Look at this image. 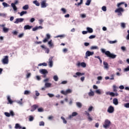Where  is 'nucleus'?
I'll return each instance as SVG.
<instances>
[{"label": "nucleus", "mask_w": 129, "mask_h": 129, "mask_svg": "<svg viewBox=\"0 0 129 129\" xmlns=\"http://www.w3.org/2000/svg\"><path fill=\"white\" fill-rule=\"evenodd\" d=\"M102 53H104L105 55H107V57L110 58L111 59H114L116 57V55L110 53L109 51H105V49L102 48L101 49Z\"/></svg>", "instance_id": "1"}, {"label": "nucleus", "mask_w": 129, "mask_h": 129, "mask_svg": "<svg viewBox=\"0 0 129 129\" xmlns=\"http://www.w3.org/2000/svg\"><path fill=\"white\" fill-rule=\"evenodd\" d=\"M111 124V122L108 119H106L104 122V124H103V127L104 128L107 129L110 126Z\"/></svg>", "instance_id": "2"}, {"label": "nucleus", "mask_w": 129, "mask_h": 129, "mask_svg": "<svg viewBox=\"0 0 129 129\" xmlns=\"http://www.w3.org/2000/svg\"><path fill=\"white\" fill-rule=\"evenodd\" d=\"M124 12V9L121 8H118L115 10V13H117L118 16H122V13Z\"/></svg>", "instance_id": "3"}, {"label": "nucleus", "mask_w": 129, "mask_h": 129, "mask_svg": "<svg viewBox=\"0 0 129 129\" xmlns=\"http://www.w3.org/2000/svg\"><path fill=\"white\" fill-rule=\"evenodd\" d=\"M19 4V1L18 0H16L14 3L11 4V7L13 8L14 11L16 12V11L18 10V8H17V6H16V5H18Z\"/></svg>", "instance_id": "4"}, {"label": "nucleus", "mask_w": 129, "mask_h": 129, "mask_svg": "<svg viewBox=\"0 0 129 129\" xmlns=\"http://www.w3.org/2000/svg\"><path fill=\"white\" fill-rule=\"evenodd\" d=\"M60 93L61 94H63V95H67V94L72 93V89H68L66 91L62 90L61 91Z\"/></svg>", "instance_id": "5"}, {"label": "nucleus", "mask_w": 129, "mask_h": 129, "mask_svg": "<svg viewBox=\"0 0 129 129\" xmlns=\"http://www.w3.org/2000/svg\"><path fill=\"white\" fill-rule=\"evenodd\" d=\"M2 62L3 64L5 65L9 64V56L6 55L4 56V58L2 59Z\"/></svg>", "instance_id": "6"}, {"label": "nucleus", "mask_w": 129, "mask_h": 129, "mask_svg": "<svg viewBox=\"0 0 129 129\" xmlns=\"http://www.w3.org/2000/svg\"><path fill=\"white\" fill-rule=\"evenodd\" d=\"M40 73L41 74H42L43 75V78H46V76H47V75L48 74V71H46L45 69H42L40 70Z\"/></svg>", "instance_id": "7"}, {"label": "nucleus", "mask_w": 129, "mask_h": 129, "mask_svg": "<svg viewBox=\"0 0 129 129\" xmlns=\"http://www.w3.org/2000/svg\"><path fill=\"white\" fill-rule=\"evenodd\" d=\"M107 112L108 113H113L114 112V107L112 106H110L107 109Z\"/></svg>", "instance_id": "8"}, {"label": "nucleus", "mask_w": 129, "mask_h": 129, "mask_svg": "<svg viewBox=\"0 0 129 129\" xmlns=\"http://www.w3.org/2000/svg\"><path fill=\"white\" fill-rule=\"evenodd\" d=\"M77 115H78V113L77 112H73L71 115L69 116L68 119H72L74 116H76Z\"/></svg>", "instance_id": "9"}, {"label": "nucleus", "mask_w": 129, "mask_h": 129, "mask_svg": "<svg viewBox=\"0 0 129 129\" xmlns=\"http://www.w3.org/2000/svg\"><path fill=\"white\" fill-rule=\"evenodd\" d=\"M46 37L42 40V42L43 43H47V42H48V41L49 40V39L51 38V36L49 34H47Z\"/></svg>", "instance_id": "10"}, {"label": "nucleus", "mask_w": 129, "mask_h": 129, "mask_svg": "<svg viewBox=\"0 0 129 129\" xmlns=\"http://www.w3.org/2000/svg\"><path fill=\"white\" fill-rule=\"evenodd\" d=\"M46 0H43L41 2V7L42 8H47V4H46Z\"/></svg>", "instance_id": "11"}, {"label": "nucleus", "mask_w": 129, "mask_h": 129, "mask_svg": "<svg viewBox=\"0 0 129 129\" xmlns=\"http://www.w3.org/2000/svg\"><path fill=\"white\" fill-rule=\"evenodd\" d=\"M94 54V52L93 51H87L86 52V57H89L90 56H92Z\"/></svg>", "instance_id": "12"}, {"label": "nucleus", "mask_w": 129, "mask_h": 129, "mask_svg": "<svg viewBox=\"0 0 129 129\" xmlns=\"http://www.w3.org/2000/svg\"><path fill=\"white\" fill-rule=\"evenodd\" d=\"M24 18H17L16 19V21L14 22L15 24H19V23H22L24 22Z\"/></svg>", "instance_id": "13"}, {"label": "nucleus", "mask_w": 129, "mask_h": 129, "mask_svg": "<svg viewBox=\"0 0 129 129\" xmlns=\"http://www.w3.org/2000/svg\"><path fill=\"white\" fill-rule=\"evenodd\" d=\"M85 73H81L80 72H77L76 73V75H74L73 77H75V78H77L78 76H83V75H85Z\"/></svg>", "instance_id": "14"}, {"label": "nucleus", "mask_w": 129, "mask_h": 129, "mask_svg": "<svg viewBox=\"0 0 129 129\" xmlns=\"http://www.w3.org/2000/svg\"><path fill=\"white\" fill-rule=\"evenodd\" d=\"M113 103L114 105H118V99L117 98H114L113 99Z\"/></svg>", "instance_id": "15"}, {"label": "nucleus", "mask_w": 129, "mask_h": 129, "mask_svg": "<svg viewBox=\"0 0 129 129\" xmlns=\"http://www.w3.org/2000/svg\"><path fill=\"white\" fill-rule=\"evenodd\" d=\"M38 107H39V106H38V105H33L32 106V109L30 110L31 111L33 112V111H35V110H36V108H37Z\"/></svg>", "instance_id": "16"}, {"label": "nucleus", "mask_w": 129, "mask_h": 129, "mask_svg": "<svg viewBox=\"0 0 129 129\" xmlns=\"http://www.w3.org/2000/svg\"><path fill=\"white\" fill-rule=\"evenodd\" d=\"M44 86L46 88H50V87H52V83H45Z\"/></svg>", "instance_id": "17"}, {"label": "nucleus", "mask_w": 129, "mask_h": 129, "mask_svg": "<svg viewBox=\"0 0 129 129\" xmlns=\"http://www.w3.org/2000/svg\"><path fill=\"white\" fill-rule=\"evenodd\" d=\"M48 65H53V57H50L49 59V61L48 62Z\"/></svg>", "instance_id": "18"}, {"label": "nucleus", "mask_w": 129, "mask_h": 129, "mask_svg": "<svg viewBox=\"0 0 129 129\" xmlns=\"http://www.w3.org/2000/svg\"><path fill=\"white\" fill-rule=\"evenodd\" d=\"M33 28V26H30V25H25L24 27V30H31Z\"/></svg>", "instance_id": "19"}, {"label": "nucleus", "mask_w": 129, "mask_h": 129, "mask_svg": "<svg viewBox=\"0 0 129 129\" xmlns=\"http://www.w3.org/2000/svg\"><path fill=\"white\" fill-rule=\"evenodd\" d=\"M90 92L88 93L89 96H94V92L92 89H90Z\"/></svg>", "instance_id": "20"}, {"label": "nucleus", "mask_w": 129, "mask_h": 129, "mask_svg": "<svg viewBox=\"0 0 129 129\" xmlns=\"http://www.w3.org/2000/svg\"><path fill=\"white\" fill-rule=\"evenodd\" d=\"M7 100L10 104H12L13 102H14V101H13L12 99H11V97L10 96H7Z\"/></svg>", "instance_id": "21"}, {"label": "nucleus", "mask_w": 129, "mask_h": 129, "mask_svg": "<svg viewBox=\"0 0 129 129\" xmlns=\"http://www.w3.org/2000/svg\"><path fill=\"white\" fill-rule=\"evenodd\" d=\"M87 30L88 33H93V29H92V28H91L87 27Z\"/></svg>", "instance_id": "22"}, {"label": "nucleus", "mask_w": 129, "mask_h": 129, "mask_svg": "<svg viewBox=\"0 0 129 129\" xmlns=\"http://www.w3.org/2000/svg\"><path fill=\"white\" fill-rule=\"evenodd\" d=\"M95 92L97 93V94H102L103 92L100 89L96 90Z\"/></svg>", "instance_id": "23"}, {"label": "nucleus", "mask_w": 129, "mask_h": 129, "mask_svg": "<svg viewBox=\"0 0 129 129\" xmlns=\"http://www.w3.org/2000/svg\"><path fill=\"white\" fill-rule=\"evenodd\" d=\"M76 105L79 107V108H81V107H82V104L81 102H76Z\"/></svg>", "instance_id": "24"}, {"label": "nucleus", "mask_w": 129, "mask_h": 129, "mask_svg": "<svg viewBox=\"0 0 129 129\" xmlns=\"http://www.w3.org/2000/svg\"><path fill=\"white\" fill-rule=\"evenodd\" d=\"M15 128L16 129H21V128H22V127L20 125V124H19V123H16V124H15Z\"/></svg>", "instance_id": "25"}, {"label": "nucleus", "mask_w": 129, "mask_h": 129, "mask_svg": "<svg viewBox=\"0 0 129 129\" xmlns=\"http://www.w3.org/2000/svg\"><path fill=\"white\" fill-rule=\"evenodd\" d=\"M33 4H34V5H35L37 7L40 6V3L37 0L33 1Z\"/></svg>", "instance_id": "26"}, {"label": "nucleus", "mask_w": 129, "mask_h": 129, "mask_svg": "<svg viewBox=\"0 0 129 129\" xmlns=\"http://www.w3.org/2000/svg\"><path fill=\"white\" fill-rule=\"evenodd\" d=\"M61 119H62L63 123H64V124H66L67 123V120L65 119V118L63 116L61 117Z\"/></svg>", "instance_id": "27"}, {"label": "nucleus", "mask_w": 129, "mask_h": 129, "mask_svg": "<svg viewBox=\"0 0 129 129\" xmlns=\"http://www.w3.org/2000/svg\"><path fill=\"white\" fill-rule=\"evenodd\" d=\"M117 87H116V86H115V85H114L113 86V90L114 91V92H117Z\"/></svg>", "instance_id": "28"}, {"label": "nucleus", "mask_w": 129, "mask_h": 129, "mask_svg": "<svg viewBox=\"0 0 129 129\" xmlns=\"http://www.w3.org/2000/svg\"><path fill=\"white\" fill-rule=\"evenodd\" d=\"M3 30L4 33H8V32H9L10 29L9 28H7L6 27H3Z\"/></svg>", "instance_id": "29"}, {"label": "nucleus", "mask_w": 129, "mask_h": 129, "mask_svg": "<svg viewBox=\"0 0 129 129\" xmlns=\"http://www.w3.org/2000/svg\"><path fill=\"white\" fill-rule=\"evenodd\" d=\"M10 116H12V117H14L15 116V112H14V111L12 110H10Z\"/></svg>", "instance_id": "30"}, {"label": "nucleus", "mask_w": 129, "mask_h": 129, "mask_svg": "<svg viewBox=\"0 0 129 129\" xmlns=\"http://www.w3.org/2000/svg\"><path fill=\"white\" fill-rule=\"evenodd\" d=\"M23 9L25 10H29V5H26L23 7Z\"/></svg>", "instance_id": "31"}, {"label": "nucleus", "mask_w": 129, "mask_h": 129, "mask_svg": "<svg viewBox=\"0 0 129 129\" xmlns=\"http://www.w3.org/2000/svg\"><path fill=\"white\" fill-rule=\"evenodd\" d=\"M92 50H98V47L96 46H92L91 47Z\"/></svg>", "instance_id": "32"}, {"label": "nucleus", "mask_w": 129, "mask_h": 129, "mask_svg": "<svg viewBox=\"0 0 129 129\" xmlns=\"http://www.w3.org/2000/svg\"><path fill=\"white\" fill-rule=\"evenodd\" d=\"M3 6H4V8H8V7H9V4H8V3L6 2L3 3Z\"/></svg>", "instance_id": "33"}, {"label": "nucleus", "mask_w": 129, "mask_h": 129, "mask_svg": "<svg viewBox=\"0 0 129 129\" xmlns=\"http://www.w3.org/2000/svg\"><path fill=\"white\" fill-rule=\"evenodd\" d=\"M83 4V0H80V2L78 3V4H75V6H78V7H79L80 5H82Z\"/></svg>", "instance_id": "34"}, {"label": "nucleus", "mask_w": 129, "mask_h": 129, "mask_svg": "<svg viewBox=\"0 0 129 129\" xmlns=\"http://www.w3.org/2000/svg\"><path fill=\"white\" fill-rule=\"evenodd\" d=\"M27 14V11H22L20 13V16L23 17L24 15H26Z\"/></svg>", "instance_id": "35"}, {"label": "nucleus", "mask_w": 129, "mask_h": 129, "mask_svg": "<svg viewBox=\"0 0 129 129\" xmlns=\"http://www.w3.org/2000/svg\"><path fill=\"white\" fill-rule=\"evenodd\" d=\"M30 93H31V92L30 91L25 90L24 91V94L25 95H29V94H30Z\"/></svg>", "instance_id": "36"}, {"label": "nucleus", "mask_w": 129, "mask_h": 129, "mask_svg": "<svg viewBox=\"0 0 129 129\" xmlns=\"http://www.w3.org/2000/svg\"><path fill=\"white\" fill-rule=\"evenodd\" d=\"M4 114L6 115V116H7V117H10V116H11V114H10V113L8 112H5L4 113Z\"/></svg>", "instance_id": "37"}, {"label": "nucleus", "mask_w": 129, "mask_h": 129, "mask_svg": "<svg viewBox=\"0 0 129 129\" xmlns=\"http://www.w3.org/2000/svg\"><path fill=\"white\" fill-rule=\"evenodd\" d=\"M44 125H45V122H44V121H42L39 122L40 126H44Z\"/></svg>", "instance_id": "38"}, {"label": "nucleus", "mask_w": 129, "mask_h": 129, "mask_svg": "<svg viewBox=\"0 0 129 129\" xmlns=\"http://www.w3.org/2000/svg\"><path fill=\"white\" fill-rule=\"evenodd\" d=\"M17 103L20 104V105H23V99H21L20 101H18Z\"/></svg>", "instance_id": "39"}, {"label": "nucleus", "mask_w": 129, "mask_h": 129, "mask_svg": "<svg viewBox=\"0 0 129 129\" xmlns=\"http://www.w3.org/2000/svg\"><path fill=\"white\" fill-rule=\"evenodd\" d=\"M48 45H49V47H53L54 45L52 43V40L48 42Z\"/></svg>", "instance_id": "40"}, {"label": "nucleus", "mask_w": 129, "mask_h": 129, "mask_svg": "<svg viewBox=\"0 0 129 129\" xmlns=\"http://www.w3.org/2000/svg\"><path fill=\"white\" fill-rule=\"evenodd\" d=\"M58 79L59 78H58V76L57 75L53 76V80H54V81H58Z\"/></svg>", "instance_id": "41"}, {"label": "nucleus", "mask_w": 129, "mask_h": 129, "mask_svg": "<svg viewBox=\"0 0 129 129\" xmlns=\"http://www.w3.org/2000/svg\"><path fill=\"white\" fill-rule=\"evenodd\" d=\"M29 120V121H33V120H34V117L32 115H30Z\"/></svg>", "instance_id": "42"}, {"label": "nucleus", "mask_w": 129, "mask_h": 129, "mask_svg": "<svg viewBox=\"0 0 129 129\" xmlns=\"http://www.w3.org/2000/svg\"><path fill=\"white\" fill-rule=\"evenodd\" d=\"M64 37H65V35H60L55 36V38H60V39H62V38H64Z\"/></svg>", "instance_id": "43"}, {"label": "nucleus", "mask_w": 129, "mask_h": 129, "mask_svg": "<svg viewBox=\"0 0 129 129\" xmlns=\"http://www.w3.org/2000/svg\"><path fill=\"white\" fill-rule=\"evenodd\" d=\"M91 3V0H87L85 5L86 6H89Z\"/></svg>", "instance_id": "44"}, {"label": "nucleus", "mask_w": 129, "mask_h": 129, "mask_svg": "<svg viewBox=\"0 0 129 129\" xmlns=\"http://www.w3.org/2000/svg\"><path fill=\"white\" fill-rule=\"evenodd\" d=\"M108 43H109V44H115V43H117V41H116V40L109 41Z\"/></svg>", "instance_id": "45"}, {"label": "nucleus", "mask_w": 129, "mask_h": 129, "mask_svg": "<svg viewBox=\"0 0 129 129\" xmlns=\"http://www.w3.org/2000/svg\"><path fill=\"white\" fill-rule=\"evenodd\" d=\"M31 75H32V74H31V73H28L26 74V78H30V77H31Z\"/></svg>", "instance_id": "46"}, {"label": "nucleus", "mask_w": 129, "mask_h": 129, "mask_svg": "<svg viewBox=\"0 0 129 129\" xmlns=\"http://www.w3.org/2000/svg\"><path fill=\"white\" fill-rule=\"evenodd\" d=\"M124 107L126 108H129V103H126L124 104Z\"/></svg>", "instance_id": "47"}, {"label": "nucleus", "mask_w": 129, "mask_h": 129, "mask_svg": "<svg viewBox=\"0 0 129 129\" xmlns=\"http://www.w3.org/2000/svg\"><path fill=\"white\" fill-rule=\"evenodd\" d=\"M77 65H86V63H85V62H80L78 61Z\"/></svg>", "instance_id": "48"}, {"label": "nucleus", "mask_w": 129, "mask_h": 129, "mask_svg": "<svg viewBox=\"0 0 129 129\" xmlns=\"http://www.w3.org/2000/svg\"><path fill=\"white\" fill-rule=\"evenodd\" d=\"M49 80H50V78H46L43 80V82H45V83H48Z\"/></svg>", "instance_id": "49"}, {"label": "nucleus", "mask_w": 129, "mask_h": 129, "mask_svg": "<svg viewBox=\"0 0 129 129\" xmlns=\"http://www.w3.org/2000/svg\"><path fill=\"white\" fill-rule=\"evenodd\" d=\"M121 28H122L123 29H124V28H125V23H121Z\"/></svg>", "instance_id": "50"}, {"label": "nucleus", "mask_w": 129, "mask_h": 129, "mask_svg": "<svg viewBox=\"0 0 129 129\" xmlns=\"http://www.w3.org/2000/svg\"><path fill=\"white\" fill-rule=\"evenodd\" d=\"M92 109H93V107L92 106H91L89 107L88 111H92Z\"/></svg>", "instance_id": "51"}, {"label": "nucleus", "mask_w": 129, "mask_h": 129, "mask_svg": "<svg viewBox=\"0 0 129 129\" xmlns=\"http://www.w3.org/2000/svg\"><path fill=\"white\" fill-rule=\"evenodd\" d=\"M61 12H62L63 14H66V9H65L64 8H61Z\"/></svg>", "instance_id": "52"}, {"label": "nucleus", "mask_w": 129, "mask_h": 129, "mask_svg": "<svg viewBox=\"0 0 129 129\" xmlns=\"http://www.w3.org/2000/svg\"><path fill=\"white\" fill-rule=\"evenodd\" d=\"M110 80H114V75H111V78H109Z\"/></svg>", "instance_id": "53"}, {"label": "nucleus", "mask_w": 129, "mask_h": 129, "mask_svg": "<svg viewBox=\"0 0 129 129\" xmlns=\"http://www.w3.org/2000/svg\"><path fill=\"white\" fill-rule=\"evenodd\" d=\"M102 11H103V12H106V7L103 6L102 7Z\"/></svg>", "instance_id": "54"}, {"label": "nucleus", "mask_w": 129, "mask_h": 129, "mask_svg": "<svg viewBox=\"0 0 129 129\" xmlns=\"http://www.w3.org/2000/svg\"><path fill=\"white\" fill-rule=\"evenodd\" d=\"M104 69H106V70H108V68H109V66L108 65H105L104 66Z\"/></svg>", "instance_id": "55"}, {"label": "nucleus", "mask_w": 129, "mask_h": 129, "mask_svg": "<svg viewBox=\"0 0 129 129\" xmlns=\"http://www.w3.org/2000/svg\"><path fill=\"white\" fill-rule=\"evenodd\" d=\"M121 5H124V2H122V3H120L118 4H117L118 8H119V7H120V6H121Z\"/></svg>", "instance_id": "56"}, {"label": "nucleus", "mask_w": 129, "mask_h": 129, "mask_svg": "<svg viewBox=\"0 0 129 129\" xmlns=\"http://www.w3.org/2000/svg\"><path fill=\"white\" fill-rule=\"evenodd\" d=\"M47 95H48L49 97H54V94L51 93H48Z\"/></svg>", "instance_id": "57"}, {"label": "nucleus", "mask_w": 129, "mask_h": 129, "mask_svg": "<svg viewBox=\"0 0 129 129\" xmlns=\"http://www.w3.org/2000/svg\"><path fill=\"white\" fill-rule=\"evenodd\" d=\"M96 37L95 35H91L89 37V39H94Z\"/></svg>", "instance_id": "58"}, {"label": "nucleus", "mask_w": 129, "mask_h": 129, "mask_svg": "<svg viewBox=\"0 0 129 129\" xmlns=\"http://www.w3.org/2000/svg\"><path fill=\"white\" fill-rule=\"evenodd\" d=\"M38 111L39 112H42L43 111V109L42 108H39L38 109Z\"/></svg>", "instance_id": "59"}, {"label": "nucleus", "mask_w": 129, "mask_h": 129, "mask_svg": "<svg viewBox=\"0 0 129 129\" xmlns=\"http://www.w3.org/2000/svg\"><path fill=\"white\" fill-rule=\"evenodd\" d=\"M124 71L125 72H127V71H129V66H128L127 68H125L124 70Z\"/></svg>", "instance_id": "60"}, {"label": "nucleus", "mask_w": 129, "mask_h": 129, "mask_svg": "<svg viewBox=\"0 0 129 129\" xmlns=\"http://www.w3.org/2000/svg\"><path fill=\"white\" fill-rule=\"evenodd\" d=\"M53 118H54V116H49L48 117V119L49 120H52V119H53Z\"/></svg>", "instance_id": "61"}, {"label": "nucleus", "mask_w": 129, "mask_h": 129, "mask_svg": "<svg viewBox=\"0 0 129 129\" xmlns=\"http://www.w3.org/2000/svg\"><path fill=\"white\" fill-rule=\"evenodd\" d=\"M127 32L128 33V34L126 37V39L128 40H129V30H127Z\"/></svg>", "instance_id": "62"}, {"label": "nucleus", "mask_w": 129, "mask_h": 129, "mask_svg": "<svg viewBox=\"0 0 129 129\" xmlns=\"http://www.w3.org/2000/svg\"><path fill=\"white\" fill-rule=\"evenodd\" d=\"M67 81H63L61 82L60 84H67Z\"/></svg>", "instance_id": "63"}, {"label": "nucleus", "mask_w": 129, "mask_h": 129, "mask_svg": "<svg viewBox=\"0 0 129 129\" xmlns=\"http://www.w3.org/2000/svg\"><path fill=\"white\" fill-rule=\"evenodd\" d=\"M19 38H23L24 37V33H21L18 35Z\"/></svg>", "instance_id": "64"}]
</instances>
